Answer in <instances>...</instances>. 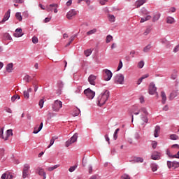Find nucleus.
Wrapping results in <instances>:
<instances>
[{
    "label": "nucleus",
    "instance_id": "1",
    "mask_svg": "<svg viewBox=\"0 0 179 179\" xmlns=\"http://www.w3.org/2000/svg\"><path fill=\"white\" fill-rule=\"evenodd\" d=\"M108 97H110V91L105 90L97 98L96 103L98 106H99V107L104 106L107 102V100H108Z\"/></svg>",
    "mask_w": 179,
    "mask_h": 179
},
{
    "label": "nucleus",
    "instance_id": "2",
    "mask_svg": "<svg viewBox=\"0 0 179 179\" xmlns=\"http://www.w3.org/2000/svg\"><path fill=\"white\" fill-rule=\"evenodd\" d=\"M84 94L90 100H93V99H94V96H96V92H94L90 88H87L84 90Z\"/></svg>",
    "mask_w": 179,
    "mask_h": 179
},
{
    "label": "nucleus",
    "instance_id": "3",
    "mask_svg": "<svg viewBox=\"0 0 179 179\" xmlns=\"http://www.w3.org/2000/svg\"><path fill=\"white\" fill-rule=\"evenodd\" d=\"M52 108L53 111H56V113H58L61 108H62V101L56 100L52 105Z\"/></svg>",
    "mask_w": 179,
    "mask_h": 179
},
{
    "label": "nucleus",
    "instance_id": "4",
    "mask_svg": "<svg viewBox=\"0 0 179 179\" xmlns=\"http://www.w3.org/2000/svg\"><path fill=\"white\" fill-rule=\"evenodd\" d=\"M114 82L117 83V85H123L124 83V75L122 73L117 74L114 77Z\"/></svg>",
    "mask_w": 179,
    "mask_h": 179
},
{
    "label": "nucleus",
    "instance_id": "5",
    "mask_svg": "<svg viewBox=\"0 0 179 179\" xmlns=\"http://www.w3.org/2000/svg\"><path fill=\"white\" fill-rule=\"evenodd\" d=\"M103 78L104 80H106V82H108V80H111V78H113V73L111 72V71L108 69H104Z\"/></svg>",
    "mask_w": 179,
    "mask_h": 179
},
{
    "label": "nucleus",
    "instance_id": "6",
    "mask_svg": "<svg viewBox=\"0 0 179 179\" xmlns=\"http://www.w3.org/2000/svg\"><path fill=\"white\" fill-rule=\"evenodd\" d=\"M57 8H58V5L57 3H52L46 7V10L47 12L54 11L55 13H58Z\"/></svg>",
    "mask_w": 179,
    "mask_h": 179
},
{
    "label": "nucleus",
    "instance_id": "7",
    "mask_svg": "<svg viewBox=\"0 0 179 179\" xmlns=\"http://www.w3.org/2000/svg\"><path fill=\"white\" fill-rule=\"evenodd\" d=\"M157 88L156 87V85L154 84V83H151L149 86V94H151L153 96V94H157V96H159V94L157 92Z\"/></svg>",
    "mask_w": 179,
    "mask_h": 179
},
{
    "label": "nucleus",
    "instance_id": "8",
    "mask_svg": "<svg viewBox=\"0 0 179 179\" xmlns=\"http://www.w3.org/2000/svg\"><path fill=\"white\" fill-rule=\"evenodd\" d=\"M78 141V136L73 135V136L65 143L66 148H69L72 143H75Z\"/></svg>",
    "mask_w": 179,
    "mask_h": 179
},
{
    "label": "nucleus",
    "instance_id": "9",
    "mask_svg": "<svg viewBox=\"0 0 179 179\" xmlns=\"http://www.w3.org/2000/svg\"><path fill=\"white\" fill-rule=\"evenodd\" d=\"M78 141V136L73 135V136L65 143L66 148H69L72 143H75Z\"/></svg>",
    "mask_w": 179,
    "mask_h": 179
},
{
    "label": "nucleus",
    "instance_id": "10",
    "mask_svg": "<svg viewBox=\"0 0 179 179\" xmlns=\"http://www.w3.org/2000/svg\"><path fill=\"white\" fill-rule=\"evenodd\" d=\"M29 170H30V165L29 164H24L22 178H26L29 176Z\"/></svg>",
    "mask_w": 179,
    "mask_h": 179
},
{
    "label": "nucleus",
    "instance_id": "11",
    "mask_svg": "<svg viewBox=\"0 0 179 179\" xmlns=\"http://www.w3.org/2000/svg\"><path fill=\"white\" fill-rule=\"evenodd\" d=\"M167 167L168 169H171V167H173V169H178L179 162L177 161H167Z\"/></svg>",
    "mask_w": 179,
    "mask_h": 179
},
{
    "label": "nucleus",
    "instance_id": "12",
    "mask_svg": "<svg viewBox=\"0 0 179 179\" xmlns=\"http://www.w3.org/2000/svg\"><path fill=\"white\" fill-rule=\"evenodd\" d=\"M162 157V152L154 151L151 155L152 160H160Z\"/></svg>",
    "mask_w": 179,
    "mask_h": 179
},
{
    "label": "nucleus",
    "instance_id": "13",
    "mask_svg": "<svg viewBox=\"0 0 179 179\" xmlns=\"http://www.w3.org/2000/svg\"><path fill=\"white\" fill-rule=\"evenodd\" d=\"M97 79V76L91 74L89 77H88V82L90 85H92V86H96V80Z\"/></svg>",
    "mask_w": 179,
    "mask_h": 179
},
{
    "label": "nucleus",
    "instance_id": "14",
    "mask_svg": "<svg viewBox=\"0 0 179 179\" xmlns=\"http://www.w3.org/2000/svg\"><path fill=\"white\" fill-rule=\"evenodd\" d=\"M10 17V9H9L5 14L3 16V20L0 22V24H3V23H5V22H6L7 20H9V18Z\"/></svg>",
    "mask_w": 179,
    "mask_h": 179
},
{
    "label": "nucleus",
    "instance_id": "15",
    "mask_svg": "<svg viewBox=\"0 0 179 179\" xmlns=\"http://www.w3.org/2000/svg\"><path fill=\"white\" fill-rule=\"evenodd\" d=\"M36 173H38V176H43V179L47 178V173L44 171V169L38 167L36 169Z\"/></svg>",
    "mask_w": 179,
    "mask_h": 179
},
{
    "label": "nucleus",
    "instance_id": "16",
    "mask_svg": "<svg viewBox=\"0 0 179 179\" xmlns=\"http://www.w3.org/2000/svg\"><path fill=\"white\" fill-rule=\"evenodd\" d=\"M76 10L72 9L67 13L66 17H67V19L71 20L72 19V17H73V16H76Z\"/></svg>",
    "mask_w": 179,
    "mask_h": 179
},
{
    "label": "nucleus",
    "instance_id": "17",
    "mask_svg": "<svg viewBox=\"0 0 179 179\" xmlns=\"http://www.w3.org/2000/svg\"><path fill=\"white\" fill-rule=\"evenodd\" d=\"M22 30L21 28H17L15 29V33L14 34V37H22L23 36V33H22Z\"/></svg>",
    "mask_w": 179,
    "mask_h": 179
},
{
    "label": "nucleus",
    "instance_id": "18",
    "mask_svg": "<svg viewBox=\"0 0 179 179\" xmlns=\"http://www.w3.org/2000/svg\"><path fill=\"white\" fill-rule=\"evenodd\" d=\"M6 71L8 72V73H11L13 71V63H9L6 66Z\"/></svg>",
    "mask_w": 179,
    "mask_h": 179
},
{
    "label": "nucleus",
    "instance_id": "19",
    "mask_svg": "<svg viewBox=\"0 0 179 179\" xmlns=\"http://www.w3.org/2000/svg\"><path fill=\"white\" fill-rule=\"evenodd\" d=\"M161 97H162V104H166V101L167 100V96H166V92L164 91H162L161 92Z\"/></svg>",
    "mask_w": 179,
    "mask_h": 179
},
{
    "label": "nucleus",
    "instance_id": "20",
    "mask_svg": "<svg viewBox=\"0 0 179 179\" xmlns=\"http://www.w3.org/2000/svg\"><path fill=\"white\" fill-rule=\"evenodd\" d=\"M43 129V122H41L38 127H35L32 134H38Z\"/></svg>",
    "mask_w": 179,
    "mask_h": 179
},
{
    "label": "nucleus",
    "instance_id": "21",
    "mask_svg": "<svg viewBox=\"0 0 179 179\" xmlns=\"http://www.w3.org/2000/svg\"><path fill=\"white\" fill-rule=\"evenodd\" d=\"M146 3V0H137L136 1V8H141V6H142V5H143V3Z\"/></svg>",
    "mask_w": 179,
    "mask_h": 179
},
{
    "label": "nucleus",
    "instance_id": "22",
    "mask_svg": "<svg viewBox=\"0 0 179 179\" xmlns=\"http://www.w3.org/2000/svg\"><path fill=\"white\" fill-rule=\"evenodd\" d=\"M150 168L152 171L155 172V171H157V169H159V165H157V164L156 163H151L150 164Z\"/></svg>",
    "mask_w": 179,
    "mask_h": 179
},
{
    "label": "nucleus",
    "instance_id": "23",
    "mask_svg": "<svg viewBox=\"0 0 179 179\" xmlns=\"http://www.w3.org/2000/svg\"><path fill=\"white\" fill-rule=\"evenodd\" d=\"M56 139H58V136H53V137H52V138L50 139V144L48 146V149H50V148L52 147V145H54V143L55 142Z\"/></svg>",
    "mask_w": 179,
    "mask_h": 179
},
{
    "label": "nucleus",
    "instance_id": "24",
    "mask_svg": "<svg viewBox=\"0 0 179 179\" xmlns=\"http://www.w3.org/2000/svg\"><path fill=\"white\" fill-rule=\"evenodd\" d=\"M134 162L135 163H143V158L141 157H134Z\"/></svg>",
    "mask_w": 179,
    "mask_h": 179
},
{
    "label": "nucleus",
    "instance_id": "25",
    "mask_svg": "<svg viewBox=\"0 0 179 179\" xmlns=\"http://www.w3.org/2000/svg\"><path fill=\"white\" fill-rule=\"evenodd\" d=\"M15 17L19 22H22V20H23V17H22V13L20 12H17L15 13Z\"/></svg>",
    "mask_w": 179,
    "mask_h": 179
},
{
    "label": "nucleus",
    "instance_id": "26",
    "mask_svg": "<svg viewBox=\"0 0 179 179\" xmlns=\"http://www.w3.org/2000/svg\"><path fill=\"white\" fill-rule=\"evenodd\" d=\"M152 19V16L150 15H147L145 17H142L141 19L140 22L141 23H145V22H148V20H150Z\"/></svg>",
    "mask_w": 179,
    "mask_h": 179
},
{
    "label": "nucleus",
    "instance_id": "27",
    "mask_svg": "<svg viewBox=\"0 0 179 179\" xmlns=\"http://www.w3.org/2000/svg\"><path fill=\"white\" fill-rule=\"evenodd\" d=\"M166 22L169 23V24H173V23L176 22V20L172 17H168L166 18Z\"/></svg>",
    "mask_w": 179,
    "mask_h": 179
},
{
    "label": "nucleus",
    "instance_id": "28",
    "mask_svg": "<svg viewBox=\"0 0 179 179\" xmlns=\"http://www.w3.org/2000/svg\"><path fill=\"white\" fill-rule=\"evenodd\" d=\"M92 52H93V50H92V49H87L84 51L85 57H90V55H92Z\"/></svg>",
    "mask_w": 179,
    "mask_h": 179
},
{
    "label": "nucleus",
    "instance_id": "29",
    "mask_svg": "<svg viewBox=\"0 0 179 179\" xmlns=\"http://www.w3.org/2000/svg\"><path fill=\"white\" fill-rule=\"evenodd\" d=\"M95 33H97V29L94 28L93 29L88 31L87 35L92 36V34H94Z\"/></svg>",
    "mask_w": 179,
    "mask_h": 179
},
{
    "label": "nucleus",
    "instance_id": "30",
    "mask_svg": "<svg viewBox=\"0 0 179 179\" xmlns=\"http://www.w3.org/2000/svg\"><path fill=\"white\" fill-rule=\"evenodd\" d=\"M3 40L12 41V36H10V34H9V33H6L3 34Z\"/></svg>",
    "mask_w": 179,
    "mask_h": 179
},
{
    "label": "nucleus",
    "instance_id": "31",
    "mask_svg": "<svg viewBox=\"0 0 179 179\" xmlns=\"http://www.w3.org/2000/svg\"><path fill=\"white\" fill-rule=\"evenodd\" d=\"M150 48H152V45L148 44L143 48V52H149L150 51Z\"/></svg>",
    "mask_w": 179,
    "mask_h": 179
},
{
    "label": "nucleus",
    "instance_id": "32",
    "mask_svg": "<svg viewBox=\"0 0 179 179\" xmlns=\"http://www.w3.org/2000/svg\"><path fill=\"white\" fill-rule=\"evenodd\" d=\"M58 167H59V164H56L54 165L53 166L48 168V171H54V170H55V169H58Z\"/></svg>",
    "mask_w": 179,
    "mask_h": 179
},
{
    "label": "nucleus",
    "instance_id": "33",
    "mask_svg": "<svg viewBox=\"0 0 179 179\" xmlns=\"http://www.w3.org/2000/svg\"><path fill=\"white\" fill-rule=\"evenodd\" d=\"M177 97V92H172L170 94L169 100H173L174 98Z\"/></svg>",
    "mask_w": 179,
    "mask_h": 179
},
{
    "label": "nucleus",
    "instance_id": "34",
    "mask_svg": "<svg viewBox=\"0 0 179 179\" xmlns=\"http://www.w3.org/2000/svg\"><path fill=\"white\" fill-rule=\"evenodd\" d=\"M80 114V109L77 108L73 112V117H78Z\"/></svg>",
    "mask_w": 179,
    "mask_h": 179
},
{
    "label": "nucleus",
    "instance_id": "35",
    "mask_svg": "<svg viewBox=\"0 0 179 179\" xmlns=\"http://www.w3.org/2000/svg\"><path fill=\"white\" fill-rule=\"evenodd\" d=\"M122 132H124V129H120V128H117V129L115 131L113 135H118V134H122Z\"/></svg>",
    "mask_w": 179,
    "mask_h": 179
},
{
    "label": "nucleus",
    "instance_id": "36",
    "mask_svg": "<svg viewBox=\"0 0 179 179\" xmlns=\"http://www.w3.org/2000/svg\"><path fill=\"white\" fill-rule=\"evenodd\" d=\"M76 169H78V164H75L74 166H71L69 169V171H70V173H73Z\"/></svg>",
    "mask_w": 179,
    "mask_h": 179
},
{
    "label": "nucleus",
    "instance_id": "37",
    "mask_svg": "<svg viewBox=\"0 0 179 179\" xmlns=\"http://www.w3.org/2000/svg\"><path fill=\"white\" fill-rule=\"evenodd\" d=\"M9 136V135H0V139H2V141H8Z\"/></svg>",
    "mask_w": 179,
    "mask_h": 179
},
{
    "label": "nucleus",
    "instance_id": "38",
    "mask_svg": "<svg viewBox=\"0 0 179 179\" xmlns=\"http://www.w3.org/2000/svg\"><path fill=\"white\" fill-rule=\"evenodd\" d=\"M159 132H160V127H159V126H156L155 131H154V135H159Z\"/></svg>",
    "mask_w": 179,
    "mask_h": 179
},
{
    "label": "nucleus",
    "instance_id": "39",
    "mask_svg": "<svg viewBox=\"0 0 179 179\" xmlns=\"http://www.w3.org/2000/svg\"><path fill=\"white\" fill-rule=\"evenodd\" d=\"M142 16H144V15H148L149 12H148V10L146 8H143L141 10Z\"/></svg>",
    "mask_w": 179,
    "mask_h": 179
},
{
    "label": "nucleus",
    "instance_id": "40",
    "mask_svg": "<svg viewBox=\"0 0 179 179\" xmlns=\"http://www.w3.org/2000/svg\"><path fill=\"white\" fill-rule=\"evenodd\" d=\"M23 94H24V99H26L27 100H28V99H29V97H30V94H29V92H27V91H24V92H23Z\"/></svg>",
    "mask_w": 179,
    "mask_h": 179
},
{
    "label": "nucleus",
    "instance_id": "41",
    "mask_svg": "<svg viewBox=\"0 0 179 179\" xmlns=\"http://www.w3.org/2000/svg\"><path fill=\"white\" fill-rule=\"evenodd\" d=\"M159 19H160V14H156L155 15H154L152 21L157 22V20H159Z\"/></svg>",
    "mask_w": 179,
    "mask_h": 179
},
{
    "label": "nucleus",
    "instance_id": "42",
    "mask_svg": "<svg viewBox=\"0 0 179 179\" xmlns=\"http://www.w3.org/2000/svg\"><path fill=\"white\" fill-rule=\"evenodd\" d=\"M108 19H109V22H115V17L113 15H109Z\"/></svg>",
    "mask_w": 179,
    "mask_h": 179
},
{
    "label": "nucleus",
    "instance_id": "43",
    "mask_svg": "<svg viewBox=\"0 0 179 179\" xmlns=\"http://www.w3.org/2000/svg\"><path fill=\"white\" fill-rule=\"evenodd\" d=\"M138 68H140L141 69H142V68H143V66H145V62H143V60L142 61H140L138 64Z\"/></svg>",
    "mask_w": 179,
    "mask_h": 179
},
{
    "label": "nucleus",
    "instance_id": "44",
    "mask_svg": "<svg viewBox=\"0 0 179 179\" xmlns=\"http://www.w3.org/2000/svg\"><path fill=\"white\" fill-rule=\"evenodd\" d=\"M38 106H39L40 108H43V107H44V99H41L39 101Z\"/></svg>",
    "mask_w": 179,
    "mask_h": 179
},
{
    "label": "nucleus",
    "instance_id": "45",
    "mask_svg": "<svg viewBox=\"0 0 179 179\" xmlns=\"http://www.w3.org/2000/svg\"><path fill=\"white\" fill-rule=\"evenodd\" d=\"M111 41H113V36L111 35H108L106 36V43H110Z\"/></svg>",
    "mask_w": 179,
    "mask_h": 179
},
{
    "label": "nucleus",
    "instance_id": "46",
    "mask_svg": "<svg viewBox=\"0 0 179 179\" xmlns=\"http://www.w3.org/2000/svg\"><path fill=\"white\" fill-rule=\"evenodd\" d=\"M8 174H9V171H6V173H3L1 178V179H6L8 178Z\"/></svg>",
    "mask_w": 179,
    "mask_h": 179
},
{
    "label": "nucleus",
    "instance_id": "47",
    "mask_svg": "<svg viewBox=\"0 0 179 179\" xmlns=\"http://www.w3.org/2000/svg\"><path fill=\"white\" fill-rule=\"evenodd\" d=\"M121 179H131L129 175L124 173L122 176Z\"/></svg>",
    "mask_w": 179,
    "mask_h": 179
},
{
    "label": "nucleus",
    "instance_id": "48",
    "mask_svg": "<svg viewBox=\"0 0 179 179\" xmlns=\"http://www.w3.org/2000/svg\"><path fill=\"white\" fill-rule=\"evenodd\" d=\"M170 139H171L172 141H177V139H178V135H171Z\"/></svg>",
    "mask_w": 179,
    "mask_h": 179
},
{
    "label": "nucleus",
    "instance_id": "49",
    "mask_svg": "<svg viewBox=\"0 0 179 179\" xmlns=\"http://www.w3.org/2000/svg\"><path fill=\"white\" fill-rule=\"evenodd\" d=\"M24 80H25L27 82V83H29V82H30V76L26 75L24 77Z\"/></svg>",
    "mask_w": 179,
    "mask_h": 179
},
{
    "label": "nucleus",
    "instance_id": "50",
    "mask_svg": "<svg viewBox=\"0 0 179 179\" xmlns=\"http://www.w3.org/2000/svg\"><path fill=\"white\" fill-rule=\"evenodd\" d=\"M77 36H78V34H74L72 36H71L69 38V42L72 43L73 41V40H75V38H76Z\"/></svg>",
    "mask_w": 179,
    "mask_h": 179
},
{
    "label": "nucleus",
    "instance_id": "51",
    "mask_svg": "<svg viewBox=\"0 0 179 179\" xmlns=\"http://www.w3.org/2000/svg\"><path fill=\"white\" fill-rule=\"evenodd\" d=\"M32 43L34 44H37V43H38V38L37 37H36V36H34L32 38Z\"/></svg>",
    "mask_w": 179,
    "mask_h": 179
},
{
    "label": "nucleus",
    "instance_id": "52",
    "mask_svg": "<svg viewBox=\"0 0 179 179\" xmlns=\"http://www.w3.org/2000/svg\"><path fill=\"white\" fill-rule=\"evenodd\" d=\"M88 171L89 174H92V173H93V166H92L91 164L88 166Z\"/></svg>",
    "mask_w": 179,
    "mask_h": 179
},
{
    "label": "nucleus",
    "instance_id": "53",
    "mask_svg": "<svg viewBox=\"0 0 179 179\" xmlns=\"http://www.w3.org/2000/svg\"><path fill=\"white\" fill-rule=\"evenodd\" d=\"M87 3V5H90V0H78V3H80V2L83 1Z\"/></svg>",
    "mask_w": 179,
    "mask_h": 179
},
{
    "label": "nucleus",
    "instance_id": "54",
    "mask_svg": "<svg viewBox=\"0 0 179 179\" xmlns=\"http://www.w3.org/2000/svg\"><path fill=\"white\" fill-rule=\"evenodd\" d=\"M150 31H151L150 28H147L143 33L144 36H148V34L150 33Z\"/></svg>",
    "mask_w": 179,
    "mask_h": 179
},
{
    "label": "nucleus",
    "instance_id": "55",
    "mask_svg": "<svg viewBox=\"0 0 179 179\" xmlns=\"http://www.w3.org/2000/svg\"><path fill=\"white\" fill-rule=\"evenodd\" d=\"M6 135H13V130L12 129H8L6 131Z\"/></svg>",
    "mask_w": 179,
    "mask_h": 179
},
{
    "label": "nucleus",
    "instance_id": "56",
    "mask_svg": "<svg viewBox=\"0 0 179 179\" xmlns=\"http://www.w3.org/2000/svg\"><path fill=\"white\" fill-rule=\"evenodd\" d=\"M22 16H23L24 17H25L26 19H27V17H29V12H27V11H24V12L22 13Z\"/></svg>",
    "mask_w": 179,
    "mask_h": 179
},
{
    "label": "nucleus",
    "instance_id": "57",
    "mask_svg": "<svg viewBox=\"0 0 179 179\" xmlns=\"http://www.w3.org/2000/svg\"><path fill=\"white\" fill-rule=\"evenodd\" d=\"M82 164L83 167H86V164H87V159H83L82 160Z\"/></svg>",
    "mask_w": 179,
    "mask_h": 179
},
{
    "label": "nucleus",
    "instance_id": "58",
    "mask_svg": "<svg viewBox=\"0 0 179 179\" xmlns=\"http://www.w3.org/2000/svg\"><path fill=\"white\" fill-rule=\"evenodd\" d=\"M122 69V61L120 60L117 67V71H120Z\"/></svg>",
    "mask_w": 179,
    "mask_h": 179
},
{
    "label": "nucleus",
    "instance_id": "59",
    "mask_svg": "<svg viewBox=\"0 0 179 179\" xmlns=\"http://www.w3.org/2000/svg\"><path fill=\"white\" fill-rule=\"evenodd\" d=\"M152 146L154 149H156V148H157V141H152Z\"/></svg>",
    "mask_w": 179,
    "mask_h": 179
},
{
    "label": "nucleus",
    "instance_id": "60",
    "mask_svg": "<svg viewBox=\"0 0 179 179\" xmlns=\"http://www.w3.org/2000/svg\"><path fill=\"white\" fill-rule=\"evenodd\" d=\"M6 179H13V175H12L10 172H8Z\"/></svg>",
    "mask_w": 179,
    "mask_h": 179
},
{
    "label": "nucleus",
    "instance_id": "61",
    "mask_svg": "<svg viewBox=\"0 0 179 179\" xmlns=\"http://www.w3.org/2000/svg\"><path fill=\"white\" fill-rule=\"evenodd\" d=\"M82 92V86H78L77 87V90L76 91V93H80Z\"/></svg>",
    "mask_w": 179,
    "mask_h": 179
},
{
    "label": "nucleus",
    "instance_id": "62",
    "mask_svg": "<svg viewBox=\"0 0 179 179\" xmlns=\"http://www.w3.org/2000/svg\"><path fill=\"white\" fill-rule=\"evenodd\" d=\"M34 87V92H37L38 90V85H37L36 83L32 84Z\"/></svg>",
    "mask_w": 179,
    "mask_h": 179
},
{
    "label": "nucleus",
    "instance_id": "63",
    "mask_svg": "<svg viewBox=\"0 0 179 179\" xmlns=\"http://www.w3.org/2000/svg\"><path fill=\"white\" fill-rule=\"evenodd\" d=\"M141 111L144 113V114L148 115V110H146V108H141Z\"/></svg>",
    "mask_w": 179,
    "mask_h": 179
},
{
    "label": "nucleus",
    "instance_id": "64",
    "mask_svg": "<svg viewBox=\"0 0 179 179\" xmlns=\"http://www.w3.org/2000/svg\"><path fill=\"white\" fill-rule=\"evenodd\" d=\"M166 155L167 156H169V157H171V156L173 155H171V152H170V150L169 149L166 150Z\"/></svg>",
    "mask_w": 179,
    "mask_h": 179
}]
</instances>
